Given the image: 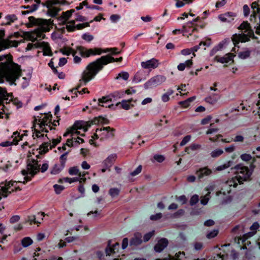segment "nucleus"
Masks as SVG:
<instances>
[{
  "instance_id": "f257e3e1",
  "label": "nucleus",
  "mask_w": 260,
  "mask_h": 260,
  "mask_svg": "<svg viewBox=\"0 0 260 260\" xmlns=\"http://www.w3.org/2000/svg\"><path fill=\"white\" fill-rule=\"evenodd\" d=\"M122 57L114 58L110 54H108L102 56L89 63L82 74L81 78L79 80V85L76 88L69 90L70 92L75 94V95L72 96V98L77 97V90L81 86L86 85L88 82L92 80L104 69L105 66L114 62H120L122 60Z\"/></svg>"
},
{
  "instance_id": "f03ea898",
  "label": "nucleus",
  "mask_w": 260,
  "mask_h": 260,
  "mask_svg": "<svg viewBox=\"0 0 260 260\" xmlns=\"http://www.w3.org/2000/svg\"><path fill=\"white\" fill-rule=\"evenodd\" d=\"M0 74L10 85H16L15 81L22 76L20 66L13 62L10 54L0 55Z\"/></svg>"
},
{
  "instance_id": "7ed1b4c3",
  "label": "nucleus",
  "mask_w": 260,
  "mask_h": 260,
  "mask_svg": "<svg viewBox=\"0 0 260 260\" xmlns=\"http://www.w3.org/2000/svg\"><path fill=\"white\" fill-rule=\"evenodd\" d=\"M253 168H249L243 164L236 165L234 168L236 176L228 181V185L230 187L233 186L234 188H236L238 184H243V182L249 180L253 173Z\"/></svg>"
},
{
  "instance_id": "20e7f679",
  "label": "nucleus",
  "mask_w": 260,
  "mask_h": 260,
  "mask_svg": "<svg viewBox=\"0 0 260 260\" xmlns=\"http://www.w3.org/2000/svg\"><path fill=\"white\" fill-rule=\"evenodd\" d=\"M52 117V116L51 112H49V114H45L43 118L40 117L37 119L35 117L32 127V131L34 132L32 136L34 137V134H35L36 137L38 138L44 137V135L42 134V133L48 132V130L45 127L46 126H48L50 130L55 129V128H53L50 125L48 124L51 122Z\"/></svg>"
},
{
  "instance_id": "39448f33",
  "label": "nucleus",
  "mask_w": 260,
  "mask_h": 260,
  "mask_svg": "<svg viewBox=\"0 0 260 260\" xmlns=\"http://www.w3.org/2000/svg\"><path fill=\"white\" fill-rule=\"evenodd\" d=\"M239 29L242 31L241 34H235L232 37L233 43L235 46L240 42H246L250 40V38L257 39L255 36L254 31L252 29L250 24L247 21H243L238 27Z\"/></svg>"
},
{
  "instance_id": "423d86ee",
  "label": "nucleus",
  "mask_w": 260,
  "mask_h": 260,
  "mask_svg": "<svg viewBox=\"0 0 260 260\" xmlns=\"http://www.w3.org/2000/svg\"><path fill=\"white\" fill-rule=\"evenodd\" d=\"M16 181H6L0 184V200L2 199V196L5 198L8 196L12 192L20 190L21 188L17 186Z\"/></svg>"
},
{
  "instance_id": "0eeeda50",
  "label": "nucleus",
  "mask_w": 260,
  "mask_h": 260,
  "mask_svg": "<svg viewBox=\"0 0 260 260\" xmlns=\"http://www.w3.org/2000/svg\"><path fill=\"white\" fill-rule=\"evenodd\" d=\"M251 7L252 14L250 16V21L256 24L254 26L256 28L255 32L260 35V5L257 2H254L251 4Z\"/></svg>"
},
{
  "instance_id": "6e6552de",
  "label": "nucleus",
  "mask_w": 260,
  "mask_h": 260,
  "mask_svg": "<svg viewBox=\"0 0 260 260\" xmlns=\"http://www.w3.org/2000/svg\"><path fill=\"white\" fill-rule=\"evenodd\" d=\"M29 23L27 24L28 27L38 26L43 31H49V26L52 24V21L51 19L47 20L42 18H36L34 16H29L28 18Z\"/></svg>"
},
{
  "instance_id": "1a4fd4ad",
  "label": "nucleus",
  "mask_w": 260,
  "mask_h": 260,
  "mask_svg": "<svg viewBox=\"0 0 260 260\" xmlns=\"http://www.w3.org/2000/svg\"><path fill=\"white\" fill-rule=\"evenodd\" d=\"M38 161L34 159L31 160V162L27 164V169L29 171L28 175L24 176V181L23 182L24 184L30 181L32 177L39 172L40 166L38 164Z\"/></svg>"
},
{
  "instance_id": "9d476101",
  "label": "nucleus",
  "mask_w": 260,
  "mask_h": 260,
  "mask_svg": "<svg viewBox=\"0 0 260 260\" xmlns=\"http://www.w3.org/2000/svg\"><path fill=\"white\" fill-rule=\"evenodd\" d=\"M166 80L165 76L162 75H156L152 77L148 81H147L144 85V87L145 89L152 88L160 85L164 82Z\"/></svg>"
},
{
  "instance_id": "9b49d317",
  "label": "nucleus",
  "mask_w": 260,
  "mask_h": 260,
  "mask_svg": "<svg viewBox=\"0 0 260 260\" xmlns=\"http://www.w3.org/2000/svg\"><path fill=\"white\" fill-rule=\"evenodd\" d=\"M124 95V92L123 91H115L108 95L103 96L102 98L99 99V105L100 103H106L107 102H112V99L116 100L122 98Z\"/></svg>"
},
{
  "instance_id": "f8f14e48",
  "label": "nucleus",
  "mask_w": 260,
  "mask_h": 260,
  "mask_svg": "<svg viewBox=\"0 0 260 260\" xmlns=\"http://www.w3.org/2000/svg\"><path fill=\"white\" fill-rule=\"evenodd\" d=\"M61 138L59 137L57 139H53L52 140V144L50 145V143L49 142H44L39 147V154L40 155H44L46 153L49 151L48 147L50 146V149H52L53 148H54L58 143H59L61 141Z\"/></svg>"
},
{
  "instance_id": "ddd939ff",
  "label": "nucleus",
  "mask_w": 260,
  "mask_h": 260,
  "mask_svg": "<svg viewBox=\"0 0 260 260\" xmlns=\"http://www.w3.org/2000/svg\"><path fill=\"white\" fill-rule=\"evenodd\" d=\"M9 98H11L10 101L14 100L13 93H8L6 88L0 87V106H2V109L5 107L4 101H8ZM3 113L0 112V118H3Z\"/></svg>"
},
{
  "instance_id": "4468645a",
  "label": "nucleus",
  "mask_w": 260,
  "mask_h": 260,
  "mask_svg": "<svg viewBox=\"0 0 260 260\" xmlns=\"http://www.w3.org/2000/svg\"><path fill=\"white\" fill-rule=\"evenodd\" d=\"M23 135H20V133L17 131L13 133L12 136L13 138L12 141H7L0 143V146L2 147H8L13 145H17L18 142L22 139Z\"/></svg>"
},
{
  "instance_id": "2eb2a0df",
  "label": "nucleus",
  "mask_w": 260,
  "mask_h": 260,
  "mask_svg": "<svg viewBox=\"0 0 260 260\" xmlns=\"http://www.w3.org/2000/svg\"><path fill=\"white\" fill-rule=\"evenodd\" d=\"M93 49V51L95 55H100L103 53H106L110 52L112 55H117L120 53L119 51H117V48H105L95 47Z\"/></svg>"
},
{
  "instance_id": "dca6fc26",
  "label": "nucleus",
  "mask_w": 260,
  "mask_h": 260,
  "mask_svg": "<svg viewBox=\"0 0 260 260\" xmlns=\"http://www.w3.org/2000/svg\"><path fill=\"white\" fill-rule=\"evenodd\" d=\"M236 17V14L235 13L228 12L220 14L218 16V18L223 22L231 23Z\"/></svg>"
},
{
  "instance_id": "f3484780",
  "label": "nucleus",
  "mask_w": 260,
  "mask_h": 260,
  "mask_svg": "<svg viewBox=\"0 0 260 260\" xmlns=\"http://www.w3.org/2000/svg\"><path fill=\"white\" fill-rule=\"evenodd\" d=\"M111 241H108L107 246L105 249L106 255H110L112 253L118 252L120 248V244L118 242L115 243L112 247L111 246Z\"/></svg>"
},
{
  "instance_id": "a211bd4d",
  "label": "nucleus",
  "mask_w": 260,
  "mask_h": 260,
  "mask_svg": "<svg viewBox=\"0 0 260 260\" xmlns=\"http://www.w3.org/2000/svg\"><path fill=\"white\" fill-rule=\"evenodd\" d=\"M168 245V240L166 238H161L154 246V250L157 252H161Z\"/></svg>"
},
{
  "instance_id": "6ab92c4d",
  "label": "nucleus",
  "mask_w": 260,
  "mask_h": 260,
  "mask_svg": "<svg viewBox=\"0 0 260 260\" xmlns=\"http://www.w3.org/2000/svg\"><path fill=\"white\" fill-rule=\"evenodd\" d=\"M158 60L155 58H152L146 61L141 62V66L144 69H155L158 67Z\"/></svg>"
},
{
  "instance_id": "aec40b11",
  "label": "nucleus",
  "mask_w": 260,
  "mask_h": 260,
  "mask_svg": "<svg viewBox=\"0 0 260 260\" xmlns=\"http://www.w3.org/2000/svg\"><path fill=\"white\" fill-rule=\"evenodd\" d=\"M5 32L4 29L0 30V51L8 49L10 46V42L4 39L5 35Z\"/></svg>"
},
{
  "instance_id": "412c9836",
  "label": "nucleus",
  "mask_w": 260,
  "mask_h": 260,
  "mask_svg": "<svg viewBox=\"0 0 260 260\" xmlns=\"http://www.w3.org/2000/svg\"><path fill=\"white\" fill-rule=\"evenodd\" d=\"M82 128V125L80 122L76 121L73 124V125L68 128L66 132L63 134V137H67L69 134H71L73 136L74 134V131L77 129H81Z\"/></svg>"
},
{
  "instance_id": "4be33fe9",
  "label": "nucleus",
  "mask_w": 260,
  "mask_h": 260,
  "mask_svg": "<svg viewBox=\"0 0 260 260\" xmlns=\"http://www.w3.org/2000/svg\"><path fill=\"white\" fill-rule=\"evenodd\" d=\"M90 26V22H85L77 24L76 26L67 25L66 28L69 32L75 31L76 29L81 30L83 28Z\"/></svg>"
},
{
  "instance_id": "5701e85b",
  "label": "nucleus",
  "mask_w": 260,
  "mask_h": 260,
  "mask_svg": "<svg viewBox=\"0 0 260 260\" xmlns=\"http://www.w3.org/2000/svg\"><path fill=\"white\" fill-rule=\"evenodd\" d=\"M212 170L207 167L200 168L197 171L196 174L198 176L199 179L203 178L204 177L208 176L212 173Z\"/></svg>"
},
{
  "instance_id": "b1692460",
  "label": "nucleus",
  "mask_w": 260,
  "mask_h": 260,
  "mask_svg": "<svg viewBox=\"0 0 260 260\" xmlns=\"http://www.w3.org/2000/svg\"><path fill=\"white\" fill-rule=\"evenodd\" d=\"M137 102V100H134L133 99H131L128 100H122L121 103H118L117 104V105H118L119 104H121V107L122 109L128 110L130 109L131 108L134 107L135 106L134 104L132 103H136Z\"/></svg>"
},
{
  "instance_id": "393cba45",
  "label": "nucleus",
  "mask_w": 260,
  "mask_h": 260,
  "mask_svg": "<svg viewBox=\"0 0 260 260\" xmlns=\"http://www.w3.org/2000/svg\"><path fill=\"white\" fill-rule=\"evenodd\" d=\"M200 20V17H197L196 18L193 19L192 21H189L187 25L188 26V29L185 26H183V27L184 29V31L186 32H190L189 34V35H191L192 33L197 30V29L196 28H192V25H193V23L194 22H198Z\"/></svg>"
},
{
  "instance_id": "a878e982",
  "label": "nucleus",
  "mask_w": 260,
  "mask_h": 260,
  "mask_svg": "<svg viewBox=\"0 0 260 260\" xmlns=\"http://www.w3.org/2000/svg\"><path fill=\"white\" fill-rule=\"evenodd\" d=\"M77 48L79 50L80 54L82 57H88L90 56H94L93 48L87 49L82 46H79Z\"/></svg>"
},
{
  "instance_id": "bb28decb",
  "label": "nucleus",
  "mask_w": 260,
  "mask_h": 260,
  "mask_svg": "<svg viewBox=\"0 0 260 260\" xmlns=\"http://www.w3.org/2000/svg\"><path fill=\"white\" fill-rule=\"evenodd\" d=\"M117 155L116 154H112L110 155L103 162V165L104 167L110 168L113 165L116 160Z\"/></svg>"
},
{
  "instance_id": "cd10ccee",
  "label": "nucleus",
  "mask_w": 260,
  "mask_h": 260,
  "mask_svg": "<svg viewBox=\"0 0 260 260\" xmlns=\"http://www.w3.org/2000/svg\"><path fill=\"white\" fill-rule=\"evenodd\" d=\"M234 55L232 53H228L225 55V56L223 57H220L218 55L216 56L214 58V59L217 62L224 63H228L230 61L233 60Z\"/></svg>"
},
{
  "instance_id": "c85d7f7f",
  "label": "nucleus",
  "mask_w": 260,
  "mask_h": 260,
  "mask_svg": "<svg viewBox=\"0 0 260 260\" xmlns=\"http://www.w3.org/2000/svg\"><path fill=\"white\" fill-rule=\"evenodd\" d=\"M142 243V235L139 233L135 234L129 242L130 245L131 246H138Z\"/></svg>"
},
{
  "instance_id": "c756f323",
  "label": "nucleus",
  "mask_w": 260,
  "mask_h": 260,
  "mask_svg": "<svg viewBox=\"0 0 260 260\" xmlns=\"http://www.w3.org/2000/svg\"><path fill=\"white\" fill-rule=\"evenodd\" d=\"M69 4V3L66 0H47L46 1L45 4H43V5L48 7L50 6Z\"/></svg>"
},
{
  "instance_id": "7c9ffc66",
  "label": "nucleus",
  "mask_w": 260,
  "mask_h": 260,
  "mask_svg": "<svg viewBox=\"0 0 260 260\" xmlns=\"http://www.w3.org/2000/svg\"><path fill=\"white\" fill-rule=\"evenodd\" d=\"M48 8L47 14L51 17H56L58 15V12L60 11V9L53 7V6H50Z\"/></svg>"
},
{
  "instance_id": "2f4dec72",
  "label": "nucleus",
  "mask_w": 260,
  "mask_h": 260,
  "mask_svg": "<svg viewBox=\"0 0 260 260\" xmlns=\"http://www.w3.org/2000/svg\"><path fill=\"white\" fill-rule=\"evenodd\" d=\"M240 158L243 161H248L250 160H252V162L250 165V168H254L253 163L255 161V158L254 157L253 158L250 154H242L240 155Z\"/></svg>"
},
{
  "instance_id": "473e14b6",
  "label": "nucleus",
  "mask_w": 260,
  "mask_h": 260,
  "mask_svg": "<svg viewBox=\"0 0 260 260\" xmlns=\"http://www.w3.org/2000/svg\"><path fill=\"white\" fill-rule=\"evenodd\" d=\"M185 256L184 252H178L176 253L174 257L169 255L167 257L162 258V260H182Z\"/></svg>"
},
{
  "instance_id": "72a5a7b5",
  "label": "nucleus",
  "mask_w": 260,
  "mask_h": 260,
  "mask_svg": "<svg viewBox=\"0 0 260 260\" xmlns=\"http://www.w3.org/2000/svg\"><path fill=\"white\" fill-rule=\"evenodd\" d=\"M64 166L59 164H55L50 171V174L52 175H57L59 174L64 168Z\"/></svg>"
},
{
  "instance_id": "f704fd0d",
  "label": "nucleus",
  "mask_w": 260,
  "mask_h": 260,
  "mask_svg": "<svg viewBox=\"0 0 260 260\" xmlns=\"http://www.w3.org/2000/svg\"><path fill=\"white\" fill-rule=\"evenodd\" d=\"M100 123L103 124H109V121L107 118H104L102 116L95 117L92 120V123L93 124H98Z\"/></svg>"
},
{
  "instance_id": "c9c22d12",
  "label": "nucleus",
  "mask_w": 260,
  "mask_h": 260,
  "mask_svg": "<svg viewBox=\"0 0 260 260\" xmlns=\"http://www.w3.org/2000/svg\"><path fill=\"white\" fill-rule=\"evenodd\" d=\"M60 52L66 55H69L72 54L73 56H75L77 53L76 51L72 48H63L60 50Z\"/></svg>"
},
{
  "instance_id": "e433bc0d",
  "label": "nucleus",
  "mask_w": 260,
  "mask_h": 260,
  "mask_svg": "<svg viewBox=\"0 0 260 260\" xmlns=\"http://www.w3.org/2000/svg\"><path fill=\"white\" fill-rule=\"evenodd\" d=\"M227 256V254H221L220 252V253L214 254L209 260H225Z\"/></svg>"
},
{
  "instance_id": "4c0bfd02",
  "label": "nucleus",
  "mask_w": 260,
  "mask_h": 260,
  "mask_svg": "<svg viewBox=\"0 0 260 260\" xmlns=\"http://www.w3.org/2000/svg\"><path fill=\"white\" fill-rule=\"evenodd\" d=\"M71 16L72 15L69 13L68 10L66 12H63L60 17V19L63 20L62 24H66L67 23V21Z\"/></svg>"
},
{
  "instance_id": "58836bf2",
  "label": "nucleus",
  "mask_w": 260,
  "mask_h": 260,
  "mask_svg": "<svg viewBox=\"0 0 260 260\" xmlns=\"http://www.w3.org/2000/svg\"><path fill=\"white\" fill-rule=\"evenodd\" d=\"M5 19L7 21L5 25H11L17 19V17L15 14L7 15L5 17Z\"/></svg>"
},
{
  "instance_id": "ea45409f",
  "label": "nucleus",
  "mask_w": 260,
  "mask_h": 260,
  "mask_svg": "<svg viewBox=\"0 0 260 260\" xmlns=\"http://www.w3.org/2000/svg\"><path fill=\"white\" fill-rule=\"evenodd\" d=\"M32 239L28 237L23 238L21 240V244L24 247H27L32 243Z\"/></svg>"
},
{
  "instance_id": "a19ab883",
  "label": "nucleus",
  "mask_w": 260,
  "mask_h": 260,
  "mask_svg": "<svg viewBox=\"0 0 260 260\" xmlns=\"http://www.w3.org/2000/svg\"><path fill=\"white\" fill-rule=\"evenodd\" d=\"M120 189L117 188H111L109 190V194L112 198H114L119 195Z\"/></svg>"
},
{
  "instance_id": "79ce46f5",
  "label": "nucleus",
  "mask_w": 260,
  "mask_h": 260,
  "mask_svg": "<svg viewBox=\"0 0 260 260\" xmlns=\"http://www.w3.org/2000/svg\"><path fill=\"white\" fill-rule=\"evenodd\" d=\"M205 101L206 103H208L211 105H213L217 103L218 99L216 97L214 96H209L208 97L206 98Z\"/></svg>"
},
{
  "instance_id": "37998d69",
  "label": "nucleus",
  "mask_w": 260,
  "mask_h": 260,
  "mask_svg": "<svg viewBox=\"0 0 260 260\" xmlns=\"http://www.w3.org/2000/svg\"><path fill=\"white\" fill-rule=\"evenodd\" d=\"M233 164V160H229L224 164L219 166L217 168V170L218 171H221L231 167Z\"/></svg>"
},
{
  "instance_id": "c03bdc74",
  "label": "nucleus",
  "mask_w": 260,
  "mask_h": 260,
  "mask_svg": "<svg viewBox=\"0 0 260 260\" xmlns=\"http://www.w3.org/2000/svg\"><path fill=\"white\" fill-rule=\"evenodd\" d=\"M69 151L66 152L63 154H62L60 157H59V162L60 164L64 166L65 167V165L67 160V156L69 153Z\"/></svg>"
},
{
  "instance_id": "a18cd8bd",
  "label": "nucleus",
  "mask_w": 260,
  "mask_h": 260,
  "mask_svg": "<svg viewBox=\"0 0 260 260\" xmlns=\"http://www.w3.org/2000/svg\"><path fill=\"white\" fill-rule=\"evenodd\" d=\"M69 173L71 175H78L79 176H81V173L79 172V170L77 167H73L69 169Z\"/></svg>"
},
{
  "instance_id": "49530a36",
  "label": "nucleus",
  "mask_w": 260,
  "mask_h": 260,
  "mask_svg": "<svg viewBox=\"0 0 260 260\" xmlns=\"http://www.w3.org/2000/svg\"><path fill=\"white\" fill-rule=\"evenodd\" d=\"M201 147V145L199 144H192L190 146L188 147H186L185 151L186 152H187L188 154L190 153V150H191L192 151L197 150L199 149Z\"/></svg>"
},
{
  "instance_id": "de8ad7c7",
  "label": "nucleus",
  "mask_w": 260,
  "mask_h": 260,
  "mask_svg": "<svg viewBox=\"0 0 260 260\" xmlns=\"http://www.w3.org/2000/svg\"><path fill=\"white\" fill-rule=\"evenodd\" d=\"M223 153V151L222 149H215L211 152V156L212 157H214V158L217 157L219 156L220 155H221Z\"/></svg>"
},
{
  "instance_id": "09e8293b",
  "label": "nucleus",
  "mask_w": 260,
  "mask_h": 260,
  "mask_svg": "<svg viewBox=\"0 0 260 260\" xmlns=\"http://www.w3.org/2000/svg\"><path fill=\"white\" fill-rule=\"evenodd\" d=\"M250 55V51L246 50L245 51H242L239 53V57L241 59H246L249 57Z\"/></svg>"
},
{
  "instance_id": "8fccbe9b",
  "label": "nucleus",
  "mask_w": 260,
  "mask_h": 260,
  "mask_svg": "<svg viewBox=\"0 0 260 260\" xmlns=\"http://www.w3.org/2000/svg\"><path fill=\"white\" fill-rule=\"evenodd\" d=\"M199 196L197 194H194L190 198V202H189L190 205L191 206H193V205H196L199 202Z\"/></svg>"
},
{
  "instance_id": "3c124183",
  "label": "nucleus",
  "mask_w": 260,
  "mask_h": 260,
  "mask_svg": "<svg viewBox=\"0 0 260 260\" xmlns=\"http://www.w3.org/2000/svg\"><path fill=\"white\" fill-rule=\"evenodd\" d=\"M119 78H122L124 80H127L129 78V74L126 72H121L118 74L116 79H118Z\"/></svg>"
},
{
  "instance_id": "603ef678",
  "label": "nucleus",
  "mask_w": 260,
  "mask_h": 260,
  "mask_svg": "<svg viewBox=\"0 0 260 260\" xmlns=\"http://www.w3.org/2000/svg\"><path fill=\"white\" fill-rule=\"evenodd\" d=\"M53 188L54 189L55 193L57 194H60L61 192L64 189L63 186L58 185L56 184L53 185Z\"/></svg>"
},
{
  "instance_id": "864d4df0",
  "label": "nucleus",
  "mask_w": 260,
  "mask_h": 260,
  "mask_svg": "<svg viewBox=\"0 0 260 260\" xmlns=\"http://www.w3.org/2000/svg\"><path fill=\"white\" fill-rule=\"evenodd\" d=\"M82 39L86 41L87 42H91L93 39V37L92 35H90L88 33H85L82 36Z\"/></svg>"
},
{
  "instance_id": "5fc2aeb1",
  "label": "nucleus",
  "mask_w": 260,
  "mask_h": 260,
  "mask_svg": "<svg viewBox=\"0 0 260 260\" xmlns=\"http://www.w3.org/2000/svg\"><path fill=\"white\" fill-rule=\"evenodd\" d=\"M154 235V231H152L144 235L143 240L144 242H148L151 238Z\"/></svg>"
},
{
  "instance_id": "6e6d98bb",
  "label": "nucleus",
  "mask_w": 260,
  "mask_h": 260,
  "mask_svg": "<svg viewBox=\"0 0 260 260\" xmlns=\"http://www.w3.org/2000/svg\"><path fill=\"white\" fill-rule=\"evenodd\" d=\"M194 249L196 251H200L203 248V244L201 242H196L193 244Z\"/></svg>"
},
{
  "instance_id": "4d7b16f0",
  "label": "nucleus",
  "mask_w": 260,
  "mask_h": 260,
  "mask_svg": "<svg viewBox=\"0 0 260 260\" xmlns=\"http://www.w3.org/2000/svg\"><path fill=\"white\" fill-rule=\"evenodd\" d=\"M84 6H85L86 8H87V7L88 6V3L87 0H85L82 3H81L79 6L76 7V9L77 10H82Z\"/></svg>"
},
{
  "instance_id": "13d9d810",
  "label": "nucleus",
  "mask_w": 260,
  "mask_h": 260,
  "mask_svg": "<svg viewBox=\"0 0 260 260\" xmlns=\"http://www.w3.org/2000/svg\"><path fill=\"white\" fill-rule=\"evenodd\" d=\"M218 233V230H214L211 232H209L208 234H207V237L208 239L213 238L217 235Z\"/></svg>"
},
{
  "instance_id": "bf43d9fd",
  "label": "nucleus",
  "mask_w": 260,
  "mask_h": 260,
  "mask_svg": "<svg viewBox=\"0 0 260 260\" xmlns=\"http://www.w3.org/2000/svg\"><path fill=\"white\" fill-rule=\"evenodd\" d=\"M44 55H48V56H52V53L51 52L50 47H49V45L47 44V46H46L44 48V51L43 52Z\"/></svg>"
},
{
  "instance_id": "052dcab7",
  "label": "nucleus",
  "mask_w": 260,
  "mask_h": 260,
  "mask_svg": "<svg viewBox=\"0 0 260 260\" xmlns=\"http://www.w3.org/2000/svg\"><path fill=\"white\" fill-rule=\"evenodd\" d=\"M64 182H68L69 183H72L73 182H77L79 180L78 177H74V178L65 177V178H64Z\"/></svg>"
},
{
  "instance_id": "680f3d73",
  "label": "nucleus",
  "mask_w": 260,
  "mask_h": 260,
  "mask_svg": "<svg viewBox=\"0 0 260 260\" xmlns=\"http://www.w3.org/2000/svg\"><path fill=\"white\" fill-rule=\"evenodd\" d=\"M191 138V136L190 135H187L185 136L182 140L181 141L180 145L183 146L185 145L187 142H188Z\"/></svg>"
},
{
  "instance_id": "e2e57ef3",
  "label": "nucleus",
  "mask_w": 260,
  "mask_h": 260,
  "mask_svg": "<svg viewBox=\"0 0 260 260\" xmlns=\"http://www.w3.org/2000/svg\"><path fill=\"white\" fill-rule=\"evenodd\" d=\"M142 167L141 165H139L134 171L131 173V175L132 176H135L138 175L142 171Z\"/></svg>"
},
{
  "instance_id": "0e129e2a",
  "label": "nucleus",
  "mask_w": 260,
  "mask_h": 260,
  "mask_svg": "<svg viewBox=\"0 0 260 260\" xmlns=\"http://www.w3.org/2000/svg\"><path fill=\"white\" fill-rule=\"evenodd\" d=\"M133 81L136 83H139L142 81L141 75L139 72H137L135 75Z\"/></svg>"
},
{
  "instance_id": "69168bd1",
  "label": "nucleus",
  "mask_w": 260,
  "mask_h": 260,
  "mask_svg": "<svg viewBox=\"0 0 260 260\" xmlns=\"http://www.w3.org/2000/svg\"><path fill=\"white\" fill-rule=\"evenodd\" d=\"M76 21L84 22V21H86V20H87V17L82 16V15L79 14V13H76Z\"/></svg>"
},
{
  "instance_id": "338daca9",
  "label": "nucleus",
  "mask_w": 260,
  "mask_h": 260,
  "mask_svg": "<svg viewBox=\"0 0 260 260\" xmlns=\"http://www.w3.org/2000/svg\"><path fill=\"white\" fill-rule=\"evenodd\" d=\"M162 214L161 213H158L154 215H152L150 217V219L151 220H157L162 217Z\"/></svg>"
},
{
  "instance_id": "774afa93",
  "label": "nucleus",
  "mask_w": 260,
  "mask_h": 260,
  "mask_svg": "<svg viewBox=\"0 0 260 260\" xmlns=\"http://www.w3.org/2000/svg\"><path fill=\"white\" fill-rule=\"evenodd\" d=\"M154 159L158 162H162L165 160V157L162 155L156 154L154 156Z\"/></svg>"
}]
</instances>
